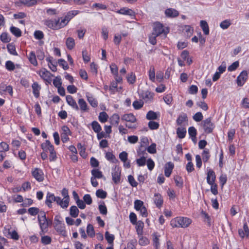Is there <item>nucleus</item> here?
<instances>
[{
	"instance_id": "obj_1",
	"label": "nucleus",
	"mask_w": 249,
	"mask_h": 249,
	"mask_svg": "<svg viewBox=\"0 0 249 249\" xmlns=\"http://www.w3.org/2000/svg\"><path fill=\"white\" fill-rule=\"evenodd\" d=\"M191 219L184 216H178L173 218L170 221V225L173 228H186L192 223Z\"/></svg>"
},
{
	"instance_id": "obj_2",
	"label": "nucleus",
	"mask_w": 249,
	"mask_h": 249,
	"mask_svg": "<svg viewBox=\"0 0 249 249\" xmlns=\"http://www.w3.org/2000/svg\"><path fill=\"white\" fill-rule=\"evenodd\" d=\"M38 220L41 231L43 232L46 231L49 226V223L44 212L41 211L39 213Z\"/></svg>"
},
{
	"instance_id": "obj_3",
	"label": "nucleus",
	"mask_w": 249,
	"mask_h": 249,
	"mask_svg": "<svg viewBox=\"0 0 249 249\" xmlns=\"http://www.w3.org/2000/svg\"><path fill=\"white\" fill-rule=\"evenodd\" d=\"M201 125L204 132L208 134L212 133L215 127L214 124L212 122L211 117H209L203 121L201 123Z\"/></svg>"
},
{
	"instance_id": "obj_4",
	"label": "nucleus",
	"mask_w": 249,
	"mask_h": 249,
	"mask_svg": "<svg viewBox=\"0 0 249 249\" xmlns=\"http://www.w3.org/2000/svg\"><path fill=\"white\" fill-rule=\"evenodd\" d=\"M53 202H56L57 204L61 207L60 197L55 196L53 194L48 192L46 196V204L49 208H51L52 206V203Z\"/></svg>"
},
{
	"instance_id": "obj_5",
	"label": "nucleus",
	"mask_w": 249,
	"mask_h": 249,
	"mask_svg": "<svg viewBox=\"0 0 249 249\" xmlns=\"http://www.w3.org/2000/svg\"><path fill=\"white\" fill-rule=\"evenodd\" d=\"M61 195L63 196L62 199L60 198L61 207L63 209H66L69 205L70 197L69 196L68 190L64 188L61 191Z\"/></svg>"
},
{
	"instance_id": "obj_6",
	"label": "nucleus",
	"mask_w": 249,
	"mask_h": 249,
	"mask_svg": "<svg viewBox=\"0 0 249 249\" xmlns=\"http://www.w3.org/2000/svg\"><path fill=\"white\" fill-rule=\"evenodd\" d=\"M121 169L119 167L115 166L112 168V177L113 182L117 184L120 181L121 179Z\"/></svg>"
},
{
	"instance_id": "obj_7",
	"label": "nucleus",
	"mask_w": 249,
	"mask_h": 249,
	"mask_svg": "<svg viewBox=\"0 0 249 249\" xmlns=\"http://www.w3.org/2000/svg\"><path fill=\"white\" fill-rule=\"evenodd\" d=\"M248 73L246 71H242L238 76L236 82L238 86L241 87L243 86L247 80L248 79Z\"/></svg>"
},
{
	"instance_id": "obj_8",
	"label": "nucleus",
	"mask_w": 249,
	"mask_h": 249,
	"mask_svg": "<svg viewBox=\"0 0 249 249\" xmlns=\"http://www.w3.org/2000/svg\"><path fill=\"white\" fill-rule=\"evenodd\" d=\"M32 175L39 182H41L44 180L43 172L39 168H35L32 171Z\"/></svg>"
},
{
	"instance_id": "obj_9",
	"label": "nucleus",
	"mask_w": 249,
	"mask_h": 249,
	"mask_svg": "<svg viewBox=\"0 0 249 249\" xmlns=\"http://www.w3.org/2000/svg\"><path fill=\"white\" fill-rule=\"evenodd\" d=\"M37 73L45 81L47 82L51 81L52 75L50 71H47L46 69H43L40 70L37 72Z\"/></svg>"
},
{
	"instance_id": "obj_10",
	"label": "nucleus",
	"mask_w": 249,
	"mask_h": 249,
	"mask_svg": "<svg viewBox=\"0 0 249 249\" xmlns=\"http://www.w3.org/2000/svg\"><path fill=\"white\" fill-rule=\"evenodd\" d=\"M164 32V29L161 24L159 22L154 23L153 26V30L152 33L156 36H160Z\"/></svg>"
},
{
	"instance_id": "obj_11",
	"label": "nucleus",
	"mask_w": 249,
	"mask_h": 249,
	"mask_svg": "<svg viewBox=\"0 0 249 249\" xmlns=\"http://www.w3.org/2000/svg\"><path fill=\"white\" fill-rule=\"evenodd\" d=\"M122 120L127 123H135L137 121L136 117L132 113L124 114L121 118Z\"/></svg>"
},
{
	"instance_id": "obj_12",
	"label": "nucleus",
	"mask_w": 249,
	"mask_h": 249,
	"mask_svg": "<svg viewBox=\"0 0 249 249\" xmlns=\"http://www.w3.org/2000/svg\"><path fill=\"white\" fill-rule=\"evenodd\" d=\"M55 229L60 234L65 236L66 231H65V226L64 223H61L60 221L58 220L57 223L55 224Z\"/></svg>"
},
{
	"instance_id": "obj_13",
	"label": "nucleus",
	"mask_w": 249,
	"mask_h": 249,
	"mask_svg": "<svg viewBox=\"0 0 249 249\" xmlns=\"http://www.w3.org/2000/svg\"><path fill=\"white\" fill-rule=\"evenodd\" d=\"M166 17L168 18H174L179 15V12L174 8H168L164 12Z\"/></svg>"
},
{
	"instance_id": "obj_14",
	"label": "nucleus",
	"mask_w": 249,
	"mask_h": 249,
	"mask_svg": "<svg viewBox=\"0 0 249 249\" xmlns=\"http://www.w3.org/2000/svg\"><path fill=\"white\" fill-rule=\"evenodd\" d=\"M154 202L158 208H161L163 203L161 195L159 193H155L154 196Z\"/></svg>"
},
{
	"instance_id": "obj_15",
	"label": "nucleus",
	"mask_w": 249,
	"mask_h": 249,
	"mask_svg": "<svg viewBox=\"0 0 249 249\" xmlns=\"http://www.w3.org/2000/svg\"><path fill=\"white\" fill-rule=\"evenodd\" d=\"M78 104L79 105V109H80L82 112L89 111V108L88 104L83 99H79L78 101Z\"/></svg>"
},
{
	"instance_id": "obj_16",
	"label": "nucleus",
	"mask_w": 249,
	"mask_h": 249,
	"mask_svg": "<svg viewBox=\"0 0 249 249\" xmlns=\"http://www.w3.org/2000/svg\"><path fill=\"white\" fill-rule=\"evenodd\" d=\"M116 13L121 15H128L130 16H134L135 12L133 10L127 7H123L116 11Z\"/></svg>"
},
{
	"instance_id": "obj_17",
	"label": "nucleus",
	"mask_w": 249,
	"mask_h": 249,
	"mask_svg": "<svg viewBox=\"0 0 249 249\" xmlns=\"http://www.w3.org/2000/svg\"><path fill=\"white\" fill-rule=\"evenodd\" d=\"M66 99L68 104L72 108L76 110H79V107L76 101L74 100L71 95H67L66 97Z\"/></svg>"
},
{
	"instance_id": "obj_18",
	"label": "nucleus",
	"mask_w": 249,
	"mask_h": 249,
	"mask_svg": "<svg viewBox=\"0 0 249 249\" xmlns=\"http://www.w3.org/2000/svg\"><path fill=\"white\" fill-rule=\"evenodd\" d=\"M174 167V164L169 161L167 162L164 167V174L166 177H169L172 172V170Z\"/></svg>"
},
{
	"instance_id": "obj_19",
	"label": "nucleus",
	"mask_w": 249,
	"mask_h": 249,
	"mask_svg": "<svg viewBox=\"0 0 249 249\" xmlns=\"http://www.w3.org/2000/svg\"><path fill=\"white\" fill-rule=\"evenodd\" d=\"M41 147L42 150L47 152L52 151V149H54L53 146L51 144L49 140H46L45 142L41 144Z\"/></svg>"
},
{
	"instance_id": "obj_20",
	"label": "nucleus",
	"mask_w": 249,
	"mask_h": 249,
	"mask_svg": "<svg viewBox=\"0 0 249 249\" xmlns=\"http://www.w3.org/2000/svg\"><path fill=\"white\" fill-rule=\"evenodd\" d=\"M32 88L34 96L36 98H38L40 95L39 91L41 89L40 86L38 85L37 82H35L32 84Z\"/></svg>"
},
{
	"instance_id": "obj_21",
	"label": "nucleus",
	"mask_w": 249,
	"mask_h": 249,
	"mask_svg": "<svg viewBox=\"0 0 249 249\" xmlns=\"http://www.w3.org/2000/svg\"><path fill=\"white\" fill-rule=\"evenodd\" d=\"M188 133L192 141L196 143V129L194 126H191L188 128Z\"/></svg>"
},
{
	"instance_id": "obj_22",
	"label": "nucleus",
	"mask_w": 249,
	"mask_h": 249,
	"mask_svg": "<svg viewBox=\"0 0 249 249\" xmlns=\"http://www.w3.org/2000/svg\"><path fill=\"white\" fill-rule=\"evenodd\" d=\"M136 225V230L139 236H142L143 233V228L144 227V223L141 220L137 222L135 224Z\"/></svg>"
},
{
	"instance_id": "obj_23",
	"label": "nucleus",
	"mask_w": 249,
	"mask_h": 249,
	"mask_svg": "<svg viewBox=\"0 0 249 249\" xmlns=\"http://www.w3.org/2000/svg\"><path fill=\"white\" fill-rule=\"evenodd\" d=\"M249 230L247 223H245L243 225V229H239L238 233L241 238H244L245 236H249Z\"/></svg>"
},
{
	"instance_id": "obj_24",
	"label": "nucleus",
	"mask_w": 249,
	"mask_h": 249,
	"mask_svg": "<svg viewBox=\"0 0 249 249\" xmlns=\"http://www.w3.org/2000/svg\"><path fill=\"white\" fill-rule=\"evenodd\" d=\"M87 100L89 104L93 107H96L98 106V102L90 94L87 93L86 94Z\"/></svg>"
},
{
	"instance_id": "obj_25",
	"label": "nucleus",
	"mask_w": 249,
	"mask_h": 249,
	"mask_svg": "<svg viewBox=\"0 0 249 249\" xmlns=\"http://www.w3.org/2000/svg\"><path fill=\"white\" fill-rule=\"evenodd\" d=\"M158 114L157 112H155L152 110L148 111L146 115V119L148 120H155L158 118Z\"/></svg>"
},
{
	"instance_id": "obj_26",
	"label": "nucleus",
	"mask_w": 249,
	"mask_h": 249,
	"mask_svg": "<svg viewBox=\"0 0 249 249\" xmlns=\"http://www.w3.org/2000/svg\"><path fill=\"white\" fill-rule=\"evenodd\" d=\"M188 118L186 113H182L180 114L177 119V123L178 125H181L183 122L187 121Z\"/></svg>"
},
{
	"instance_id": "obj_27",
	"label": "nucleus",
	"mask_w": 249,
	"mask_h": 249,
	"mask_svg": "<svg viewBox=\"0 0 249 249\" xmlns=\"http://www.w3.org/2000/svg\"><path fill=\"white\" fill-rule=\"evenodd\" d=\"M154 94L151 92L147 90L143 92L142 95V98L146 102L151 100L153 98Z\"/></svg>"
},
{
	"instance_id": "obj_28",
	"label": "nucleus",
	"mask_w": 249,
	"mask_h": 249,
	"mask_svg": "<svg viewBox=\"0 0 249 249\" xmlns=\"http://www.w3.org/2000/svg\"><path fill=\"white\" fill-rule=\"evenodd\" d=\"M160 236L156 233H154L153 234V246L155 248V249H159L160 244Z\"/></svg>"
},
{
	"instance_id": "obj_29",
	"label": "nucleus",
	"mask_w": 249,
	"mask_h": 249,
	"mask_svg": "<svg viewBox=\"0 0 249 249\" xmlns=\"http://www.w3.org/2000/svg\"><path fill=\"white\" fill-rule=\"evenodd\" d=\"M110 123L112 125H118L120 121V116L117 114H114L110 118Z\"/></svg>"
},
{
	"instance_id": "obj_30",
	"label": "nucleus",
	"mask_w": 249,
	"mask_h": 249,
	"mask_svg": "<svg viewBox=\"0 0 249 249\" xmlns=\"http://www.w3.org/2000/svg\"><path fill=\"white\" fill-rule=\"evenodd\" d=\"M7 48L8 52L12 55H18V53L16 50V47L15 45L13 43H9L7 45Z\"/></svg>"
},
{
	"instance_id": "obj_31",
	"label": "nucleus",
	"mask_w": 249,
	"mask_h": 249,
	"mask_svg": "<svg viewBox=\"0 0 249 249\" xmlns=\"http://www.w3.org/2000/svg\"><path fill=\"white\" fill-rule=\"evenodd\" d=\"M200 27L202 28L204 33L206 35L209 34V28L207 22L205 20L200 21Z\"/></svg>"
},
{
	"instance_id": "obj_32",
	"label": "nucleus",
	"mask_w": 249,
	"mask_h": 249,
	"mask_svg": "<svg viewBox=\"0 0 249 249\" xmlns=\"http://www.w3.org/2000/svg\"><path fill=\"white\" fill-rule=\"evenodd\" d=\"M79 211L75 206H72L70 209V214L72 217L75 218L78 216Z\"/></svg>"
},
{
	"instance_id": "obj_33",
	"label": "nucleus",
	"mask_w": 249,
	"mask_h": 249,
	"mask_svg": "<svg viewBox=\"0 0 249 249\" xmlns=\"http://www.w3.org/2000/svg\"><path fill=\"white\" fill-rule=\"evenodd\" d=\"M215 173L213 170L212 169H209L207 173V182L208 183V179H209L210 181H212L213 180V183L215 182Z\"/></svg>"
},
{
	"instance_id": "obj_34",
	"label": "nucleus",
	"mask_w": 249,
	"mask_h": 249,
	"mask_svg": "<svg viewBox=\"0 0 249 249\" xmlns=\"http://www.w3.org/2000/svg\"><path fill=\"white\" fill-rule=\"evenodd\" d=\"M67 47L69 50L72 49L75 46V41L73 38L69 37L66 41Z\"/></svg>"
},
{
	"instance_id": "obj_35",
	"label": "nucleus",
	"mask_w": 249,
	"mask_h": 249,
	"mask_svg": "<svg viewBox=\"0 0 249 249\" xmlns=\"http://www.w3.org/2000/svg\"><path fill=\"white\" fill-rule=\"evenodd\" d=\"M28 59L30 63H32L34 66H36L37 65L36 55L34 52H31L30 53Z\"/></svg>"
},
{
	"instance_id": "obj_36",
	"label": "nucleus",
	"mask_w": 249,
	"mask_h": 249,
	"mask_svg": "<svg viewBox=\"0 0 249 249\" xmlns=\"http://www.w3.org/2000/svg\"><path fill=\"white\" fill-rule=\"evenodd\" d=\"M126 79L129 84H133L136 82V77L135 73L133 72H131L127 74Z\"/></svg>"
},
{
	"instance_id": "obj_37",
	"label": "nucleus",
	"mask_w": 249,
	"mask_h": 249,
	"mask_svg": "<svg viewBox=\"0 0 249 249\" xmlns=\"http://www.w3.org/2000/svg\"><path fill=\"white\" fill-rule=\"evenodd\" d=\"M91 127L93 130L96 133L100 132L102 128L100 124L96 121H94L91 123Z\"/></svg>"
},
{
	"instance_id": "obj_38",
	"label": "nucleus",
	"mask_w": 249,
	"mask_h": 249,
	"mask_svg": "<svg viewBox=\"0 0 249 249\" xmlns=\"http://www.w3.org/2000/svg\"><path fill=\"white\" fill-rule=\"evenodd\" d=\"M10 32L13 34L15 36L17 37H20L21 36V30L16 27L11 26L10 29Z\"/></svg>"
},
{
	"instance_id": "obj_39",
	"label": "nucleus",
	"mask_w": 249,
	"mask_h": 249,
	"mask_svg": "<svg viewBox=\"0 0 249 249\" xmlns=\"http://www.w3.org/2000/svg\"><path fill=\"white\" fill-rule=\"evenodd\" d=\"M208 184L211 185V192L213 195H216L218 194L217 185L215 183H213V180L211 181L208 179Z\"/></svg>"
},
{
	"instance_id": "obj_40",
	"label": "nucleus",
	"mask_w": 249,
	"mask_h": 249,
	"mask_svg": "<svg viewBox=\"0 0 249 249\" xmlns=\"http://www.w3.org/2000/svg\"><path fill=\"white\" fill-rule=\"evenodd\" d=\"M148 76L149 79L152 82H155V70L154 67L153 66H151L150 67V69L148 71Z\"/></svg>"
},
{
	"instance_id": "obj_41",
	"label": "nucleus",
	"mask_w": 249,
	"mask_h": 249,
	"mask_svg": "<svg viewBox=\"0 0 249 249\" xmlns=\"http://www.w3.org/2000/svg\"><path fill=\"white\" fill-rule=\"evenodd\" d=\"M186 130L184 128L178 127L177 130V134L180 139L184 138L186 136Z\"/></svg>"
},
{
	"instance_id": "obj_42",
	"label": "nucleus",
	"mask_w": 249,
	"mask_h": 249,
	"mask_svg": "<svg viewBox=\"0 0 249 249\" xmlns=\"http://www.w3.org/2000/svg\"><path fill=\"white\" fill-rule=\"evenodd\" d=\"M91 173L92 176L91 177L96 178H101L103 176L102 172L97 169L92 170Z\"/></svg>"
},
{
	"instance_id": "obj_43",
	"label": "nucleus",
	"mask_w": 249,
	"mask_h": 249,
	"mask_svg": "<svg viewBox=\"0 0 249 249\" xmlns=\"http://www.w3.org/2000/svg\"><path fill=\"white\" fill-rule=\"evenodd\" d=\"M45 24L47 27L53 30H57V28H58L55 24V20H47L45 21Z\"/></svg>"
},
{
	"instance_id": "obj_44",
	"label": "nucleus",
	"mask_w": 249,
	"mask_h": 249,
	"mask_svg": "<svg viewBox=\"0 0 249 249\" xmlns=\"http://www.w3.org/2000/svg\"><path fill=\"white\" fill-rule=\"evenodd\" d=\"M79 13V11L77 10H72L69 11L67 14L66 15L65 18H67L68 21H69L75 16L77 15Z\"/></svg>"
},
{
	"instance_id": "obj_45",
	"label": "nucleus",
	"mask_w": 249,
	"mask_h": 249,
	"mask_svg": "<svg viewBox=\"0 0 249 249\" xmlns=\"http://www.w3.org/2000/svg\"><path fill=\"white\" fill-rule=\"evenodd\" d=\"M106 158L108 160L113 163H115L117 161V160L116 159L115 156L110 152L106 153Z\"/></svg>"
},
{
	"instance_id": "obj_46",
	"label": "nucleus",
	"mask_w": 249,
	"mask_h": 249,
	"mask_svg": "<svg viewBox=\"0 0 249 249\" xmlns=\"http://www.w3.org/2000/svg\"><path fill=\"white\" fill-rule=\"evenodd\" d=\"M105 235L106 239L109 244H111L113 243V241L115 239L113 234H110L108 231H106Z\"/></svg>"
},
{
	"instance_id": "obj_47",
	"label": "nucleus",
	"mask_w": 249,
	"mask_h": 249,
	"mask_svg": "<svg viewBox=\"0 0 249 249\" xmlns=\"http://www.w3.org/2000/svg\"><path fill=\"white\" fill-rule=\"evenodd\" d=\"M96 195L98 198L104 199L107 197V193L102 189H99L96 191Z\"/></svg>"
},
{
	"instance_id": "obj_48",
	"label": "nucleus",
	"mask_w": 249,
	"mask_h": 249,
	"mask_svg": "<svg viewBox=\"0 0 249 249\" xmlns=\"http://www.w3.org/2000/svg\"><path fill=\"white\" fill-rule=\"evenodd\" d=\"M98 209L101 214L103 215H106L107 214V208L104 202L99 205Z\"/></svg>"
},
{
	"instance_id": "obj_49",
	"label": "nucleus",
	"mask_w": 249,
	"mask_h": 249,
	"mask_svg": "<svg viewBox=\"0 0 249 249\" xmlns=\"http://www.w3.org/2000/svg\"><path fill=\"white\" fill-rule=\"evenodd\" d=\"M108 117V116L106 112H101L99 115V120L101 123H105L107 121Z\"/></svg>"
},
{
	"instance_id": "obj_50",
	"label": "nucleus",
	"mask_w": 249,
	"mask_h": 249,
	"mask_svg": "<svg viewBox=\"0 0 249 249\" xmlns=\"http://www.w3.org/2000/svg\"><path fill=\"white\" fill-rule=\"evenodd\" d=\"M19 2L28 6H31L36 4L37 1L35 0H19Z\"/></svg>"
},
{
	"instance_id": "obj_51",
	"label": "nucleus",
	"mask_w": 249,
	"mask_h": 249,
	"mask_svg": "<svg viewBox=\"0 0 249 249\" xmlns=\"http://www.w3.org/2000/svg\"><path fill=\"white\" fill-rule=\"evenodd\" d=\"M149 128L151 130H155L159 128L160 124L158 123L150 121L148 123Z\"/></svg>"
},
{
	"instance_id": "obj_52",
	"label": "nucleus",
	"mask_w": 249,
	"mask_h": 249,
	"mask_svg": "<svg viewBox=\"0 0 249 249\" xmlns=\"http://www.w3.org/2000/svg\"><path fill=\"white\" fill-rule=\"evenodd\" d=\"M87 232L88 234L92 237L95 235V232L93 227L91 224H88L87 228Z\"/></svg>"
},
{
	"instance_id": "obj_53",
	"label": "nucleus",
	"mask_w": 249,
	"mask_h": 249,
	"mask_svg": "<svg viewBox=\"0 0 249 249\" xmlns=\"http://www.w3.org/2000/svg\"><path fill=\"white\" fill-rule=\"evenodd\" d=\"M231 25V22L230 20L226 19L224 21H222L220 24V27L222 29H228L230 26Z\"/></svg>"
},
{
	"instance_id": "obj_54",
	"label": "nucleus",
	"mask_w": 249,
	"mask_h": 249,
	"mask_svg": "<svg viewBox=\"0 0 249 249\" xmlns=\"http://www.w3.org/2000/svg\"><path fill=\"white\" fill-rule=\"evenodd\" d=\"M143 206V202L142 201L136 200L134 201V208L136 211H139Z\"/></svg>"
},
{
	"instance_id": "obj_55",
	"label": "nucleus",
	"mask_w": 249,
	"mask_h": 249,
	"mask_svg": "<svg viewBox=\"0 0 249 249\" xmlns=\"http://www.w3.org/2000/svg\"><path fill=\"white\" fill-rule=\"evenodd\" d=\"M202 156L203 161L204 162H207L210 157L209 150L205 149L203 151Z\"/></svg>"
},
{
	"instance_id": "obj_56",
	"label": "nucleus",
	"mask_w": 249,
	"mask_h": 249,
	"mask_svg": "<svg viewBox=\"0 0 249 249\" xmlns=\"http://www.w3.org/2000/svg\"><path fill=\"white\" fill-rule=\"evenodd\" d=\"M6 69L9 71H12L15 69L14 63L11 61H7L5 63Z\"/></svg>"
},
{
	"instance_id": "obj_57",
	"label": "nucleus",
	"mask_w": 249,
	"mask_h": 249,
	"mask_svg": "<svg viewBox=\"0 0 249 249\" xmlns=\"http://www.w3.org/2000/svg\"><path fill=\"white\" fill-rule=\"evenodd\" d=\"M146 158L145 156H142L140 159L136 160V163L139 166H143L145 165L146 163Z\"/></svg>"
},
{
	"instance_id": "obj_58",
	"label": "nucleus",
	"mask_w": 249,
	"mask_h": 249,
	"mask_svg": "<svg viewBox=\"0 0 249 249\" xmlns=\"http://www.w3.org/2000/svg\"><path fill=\"white\" fill-rule=\"evenodd\" d=\"M193 118L196 122H198L202 120L203 116L201 112H197L193 116Z\"/></svg>"
},
{
	"instance_id": "obj_59",
	"label": "nucleus",
	"mask_w": 249,
	"mask_h": 249,
	"mask_svg": "<svg viewBox=\"0 0 249 249\" xmlns=\"http://www.w3.org/2000/svg\"><path fill=\"white\" fill-rule=\"evenodd\" d=\"M141 237L139 240V243L141 246H146L149 243V240L145 237L140 236Z\"/></svg>"
},
{
	"instance_id": "obj_60",
	"label": "nucleus",
	"mask_w": 249,
	"mask_h": 249,
	"mask_svg": "<svg viewBox=\"0 0 249 249\" xmlns=\"http://www.w3.org/2000/svg\"><path fill=\"white\" fill-rule=\"evenodd\" d=\"M0 40L2 42L4 43L8 42L10 41L11 39L8 36V34L6 33H3L0 35Z\"/></svg>"
},
{
	"instance_id": "obj_61",
	"label": "nucleus",
	"mask_w": 249,
	"mask_h": 249,
	"mask_svg": "<svg viewBox=\"0 0 249 249\" xmlns=\"http://www.w3.org/2000/svg\"><path fill=\"white\" fill-rule=\"evenodd\" d=\"M84 202L88 205H90L92 203V199L90 195L86 194L83 196Z\"/></svg>"
},
{
	"instance_id": "obj_62",
	"label": "nucleus",
	"mask_w": 249,
	"mask_h": 249,
	"mask_svg": "<svg viewBox=\"0 0 249 249\" xmlns=\"http://www.w3.org/2000/svg\"><path fill=\"white\" fill-rule=\"evenodd\" d=\"M146 148L145 146H143L142 144H141L140 147L137 150V154L138 156H144L145 155H147V153L145 152Z\"/></svg>"
},
{
	"instance_id": "obj_63",
	"label": "nucleus",
	"mask_w": 249,
	"mask_h": 249,
	"mask_svg": "<svg viewBox=\"0 0 249 249\" xmlns=\"http://www.w3.org/2000/svg\"><path fill=\"white\" fill-rule=\"evenodd\" d=\"M143 105V103L142 101H135L133 103V106L135 109L141 108Z\"/></svg>"
},
{
	"instance_id": "obj_64",
	"label": "nucleus",
	"mask_w": 249,
	"mask_h": 249,
	"mask_svg": "<svg viewBox=\"0 0 249 249\" xmlns=\"http://www.w3.org/2000/svg\"><path fill=\"white\" fill-rule=\"evenodd\" d=\"M41 242L44 245H48L51 243L52 239L49 236H44L41 237Z\"/></svg>"
}]
</instances>
